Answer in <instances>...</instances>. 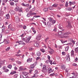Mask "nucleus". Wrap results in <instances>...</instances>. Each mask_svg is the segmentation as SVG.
Wrapping results in <instances>:
<instances>
[{
  "label": "nucleus",
  "instance_id": "1",
  "mask_svg": "<svg viewBox=\"0 0 78 78\" xmlns=\"http://www.w3.org/2000/svg\"><path fill=\"white\" fill-rule=\"evenodd\" d=\"M66 59L67 61L68 62L70 61V55H69V54H68L66 55Z\"/></svg>",
  "mask_w": 78,
  "mask_h": 78
},
{
  "label": "nucleus",
  "instance_id": "2",
  "mask_svg": "<svg viewBox=\"0 0 78 78\" xmlns=\"http://www.w3.org/2000/svg\"><path fill=\"white\" fill-rule=\"evenodd\" d=\"M41 37H42L41 35H38L36 38V40H37V41H40V40L41 39Z\"/></svg>",
  "mask_w": 78,
  "mask_h": 78
},
{
  "label": "nucleus",
  "instance_id": "3",
  "mask_svg": "<svg viewBox=\"0 0 78 78\" xmlns=\"http://www.w3.org/2000/svg\"><path fill=\"white\" fill-rule=\"evenodd\" d=\"M3 42H5V44H8L9 43V41L6 39H4L3 42H2V43H3Z\"/></svg>",
  "mask_w": 78,
  "mask_h": 78
},
{
  "label": "nucleus",
  "instance_id": "4",
  "mask_svg": "<svg viewBox=\"0 0 78 78\" xmlns=\"http://www.w3.org/2000/svg\"><path fill=\"white\" fill-rule=\"evenodd\" d=\"M15 20L16 21V22L17 23L19 22L20 21V19H19V17L17 16H16L15 18Z\"/></svg>",
  "mask_w": 78,
  "mask_h": 78
},
{
  "label": "nucleus",
  "instance_id": "5",
  "mask_svg": "<svg viewBox=\"0 0 78 78\" xmlns=\"http://www.w3.org/2000/svg\"><path fill=\"white\" fill-rule=\"evenodd\" d=\"M35 74H34V76L32 77V78H34L35 77H37L36 75L38 73V71L37 70H35L34 72Z\"/></svg>",
  "mask_w": 78,
  "mask_h": 78
},
{
  "label": "nucleus",
  "instance_id": "6",
  "mask_svg": "<svg viewBox=\"0 0 78 78\" xmlns=\"http://www.w3.org/2000/svg\"><path fill=\"white\" fill-rule=\"evenodd\" d=\"M30 39H31V37H29L28 38H26L25 41V42L27 43H29V42H30Z\"/></svg>",
  "mask_w": 78,
  "mask_h": 78
},
{
  "label": "nucleus",
  "instance_id": "7",
  "mask_svg": "<svg viewBox=\"0 0 78 78\" xmlns=\"http://www.w3.org/2000/svg\"><path fill=\"white\" fill-rule=\"evenodd\" d=\"M17 43H19L20 45H25V43L21 41H17Z\"/></svg>",
  "mask_w": 78,
  "mask_h": 78
},
{
  "label": "nucleus",
  "instance_id": "8",
  "mask_svg": "<svg viewBox=\"0 0 78 78\" xmlns=\"http://www.w3.org/2000/svg\"><path fill=\"white\" fill-rule=\"evenodd\" d=\"M19 71H21L23 70H26V68H23V67L22 66H20L19 67Z\"/></svg>",
  "mask_w": 78,
  "mask_h": 78
},
{
  "label": "nucleus",
  "instance_id": "9",
  "mask_svg": "<svg viewBox=\"0 0 78 78\" xmlns=\"http://www.w3.org/2000/svg\"><path fill=\"white\" fill-rule=\"evenodd\" d=\"M53 72V70H52V69L51 68H49L48 71V73H50L51 72Z\"/></svg>",
  "mask_w": 78,
  "mask_h": 78
},
{
  "label": "nucleus",
  "instance_id": "10",
  "mask_svg": "<svg viewBox=\"0 0 78 78\" xmlns=\"http://www.w3.org/2000/svg\"><path fill=\"white\" fill-rule=\"evenodd\" d=\"M61 68L62 70H65L66 69V66L65 65H62L61 66Z\"/></svg>",
  "mask_w": 78,
  "mask_h": 78
},
{
  "label": "nucleus",
  "instance_id": "11",
  "mask_svg": "<svg viewBox=\"0 0 78 78\" xmlns=\"http://www.w3.org/2000/svg\"><path fill=\"white\" fill-rule=\"evenodd\" d=\"M72 74H73V75H74V76H73V77H70L69 78H74V77H75V76H78V74L76 73H72Z\"/></svg>",
  "mask_w": 78,
  "mask_h": 78
},
{
  "label": "nucleus",
  "instance_id": "12",
  "mask_svg": "<svg viewBox=\"0 0 78 78\" xmlns=\"http://www.w3.org/2000/svg\"><path fill=\"white\" fill-rule=\"evenodd\" d=\"M9 12L12 15H14V14H15V11L12 10H10Z\"/></svg>",
  "mask_w": 78,
  "mask_h": 78
},
{
  "label": "nucleus",
  "instance_id": "13",
  "mask_svg": "<svg viewBox=\"0 0 78 78\" xmlns=\"http://www.w3.org/2000/svg\"><path fill=\"white\" fill-rule=\"evenodd\" d=\"M28 13L30 16H32V15H36V13H32L31 11H30Z\"/></svg>",
  "mask_w": 78,
  "mask_h": 78
},
{
  "label": "nucleus",
  "instance_id": "14",
  "mask_svg": "<svg viewBox=\"0 0 78 78\" xmlns=\"http://www.w3.org/2000/svg\"><path fill=\"white\" fill-rule=\"evenodd\" d=\"M32 60H33V58H29L27 60V62H32Z\"/></svg>",
  "mask_w": 78,
  "mask_h": 78
},
{
  "label": "nucleus",
  "instance_id": "15",
  "mask_svg": "<svg viewBox=\"0 0 78 78\" xmlns=\"http://www.w3.org/2000/svg\"><path fill=\"white\" fill-rule=\"evenodd\" d=\"M5 18L7 19H9V14H6L5 15Z\"/></svg>",
  "mask_w": 78,
  "mask_h": 78
},
{
  "label": "nucleus",
  "instance_id": "16",
  "mask_svg": "<svg viewBox=\"0 0 78 78\" xmlns=\"http://www.w3.org/2000/svg\"><path fill=\"white\" fill-rule=\"evenodd\" d=\"M71 56H74V51L72 50L71 52Z\"/></svg>",
  "mask_w": 78,
  "mask_h": 78
},
{
  "label": "nucleus",
  "instance_id": "17",
  "mask_svg": "<svg viewBox=\"0 0 78 78\" xmlns=\"http://www.w3.org/2000/svg\"><path fill=\"white\" fill-rule=\"evenodd\" d=\"M50 51H49V53L50 54H51V55H52V54H53L54 51H53V50L51 49H50Z\"/></svg>",
  "mask_w": 78,
  "mask_h": 78
},
{
  "label": "nucleus",
  "instance_id": "18",
  "mask_svg": "<svg viewBox=\"0 0 78 78\" xmlns=\"http://www.w3.org/2000/svg\"><path fill=\"white\" fill-rule=\"evenodd\" d=\"M42 71L43 73H46L47 72V69H42Z\"/></svg>",
  "mask_w": 78,
  "mask_h": 78
},
{
  "label": "nucleus",
  "instance_id": "19",
  "mask_svg": "<svg viewBox=\"0 0 78 78\" xmlns=\"http://www.w3.org/2000/svg\"><path fill=\"white\" fill-rule=\"evenodd\" d=\"M60 37L61 38H67V37H69V36L67 35L61 36Z\"/></svg>",
  "mask_w": 78,
  "mask_h": 78
},
{
  "label": "nucleus",
  "instance_id": "20",
  "mask_svg": "<svg viewBox=\"0 0 78 78\" xmlns=\"http://www.w3.org/2000/svg\"><path fill=\"white\" fill-rule=\"evenodd\" d=\"M31 30H32L33 32L34 33V34H36V31L34 30V28L33 27L31 28Z\"/></svg>",
  "mask_w": 78,
  "mask_h": 78
},
{
  "label": "nucleus",
  "instance_id": "21",
  "mask_svg": "<svg viewBox=\"0 0 78 78\" xmlns=\"http://www.w3.org/2000/svg\"><path fill=\"white\" fill-rule=\"evenodd\" d=\"M69 4L70 5V6H71L72 5H75V2H69Z\"/></svg>",
  "mask_w": 78,
  "mask_h": 78
},
{
  "label": "nucleus",
  "instance_id": "22",
  "mask_svg": "<svg viewBox=\"0 0 78 78\" xmlns=\"http://www.w3.org/2000/svg\"><path fill=\"white\" fill-rule=\"evenodd\" d=\"M52 30L54 31H56L57 30V28H56V27H53V28H52Z\"/></svg>",
  "mask_w": 78,
  "mask_h": 78
},
{
  "label": "nucleus",
  "instance_id": "23",
  "mask_svg": "<svg viewBox=\"0 0 78 78\" xmlns=\"http://www.w3.org/2000/svg\"><path fill=\"white\" fill-rule=\"evenodd\" d=\"M41 52L40 51H38L37 52V56H41Z\"/></svg>",
  "mask_w": 78,
  "mask_h": 78
},
{
  "label": "nucleus",
  "instance_id": "24",
  "mask_svg": "<svg viewBox=\"0 0 78 78\" xmlns=\"http://www.w3.org/2000/svg\"><path fill=\"white\" fill-rule=\"evenodd\" d=\"M44 12H48V8H44L43 9Z\"/></svg>",
  "mask_w": 78,
  "mask_h": 78
},
{
  "label": "nucleus",
  "instance_id": "25",
  "mask_svg": "<svg viewBox=\"0 0 78 78\" xmlns=\"http://www.w3.org/2000/svg\"><path fill=\"white\" fill-rule=\"evenodd\" d=\"M47 25H48V27H49V28H50V27H51V24L49 23V22H47Z\"/></svg>",
  "mask_w": 78,
  "mask_h": 78
},
{
  "label": "nucleus",
  "instance_id": "26",
  "mask_svg": "<svg viewBox=\"0 0 78 78\" xmlns=\"http://www.w3.org/2000/svg\"><path fill=\"white\" fill-rule=\"evenodd\" d=\"M39 45L38 43H35L34 44V46L36 47H38L39 46Z\"/></svg>",
  "mask_w": 78,
  "mask_h": 78
},
{
  "label": "nucleus",
  "instance_id": "27",
  "mask_svg": "<svg viewBox=\"0 0 78 78\" xmlns=\"http://www.w3.org/2000/svg\"><path fill=\"white\" fill-rule=\"evenodd\" d=\"M19 9V7L17 6L15 9V10L16 11H18Z\"/></svg>",
  "mask_w": 78,
  "mask_h": 78
},
{
  "label": "nucleus",
  "instance_id": "28",
  "mask_svg": "<svg viewBox=\"0 0 78 78\" xmlns=\"http://www.w3.org/2000/svg\"><path fill=\"white\" fill-rule=\"evenodd\" d=\"M48 19L50 22H51L53 20V19L51 17L48 18Z\"/></svg>",
  "mask_w": 78,
  "mask_h": 78
},
{
  "label": "nucleus",
  "instance_id": "29",
  "mask_svg": "<svg viewBox=\"0 0 78 78\" xmlns=\"http://www.w3.org/2000/svg\"><path fill=\"white\" fill-rule=\"evenodd\" d=\"M28 73H27L26 72H24L23 73V75H24L25 76H27V75H28Z\"/></svg>",
  "mask_w": 78,
  "mask_h": 78
},
{
  "label": "nucleus",
  "instance_id": "30",
  "mask_svg": "<svg viewBox=\"0 0 78 78\" xmlns=\"http://www.w3.org/2000/svg\"><path fill=\"white\" fill-rule=\"evenodd\" d=\"M8 27H9V29L11 30V29L12 27V25H11V24L9 25Z\"/></svg>",
  "mask_w": 78,
  "mask_h": 78
},
{
  "label": "nucleus",
  "instance_id": "31",
  "mask_svg": "<svg viewBox=\"0 0 78 78\" xmlns=\"http://www.w3.org/2000/svg\"><path fill=\"white\" fill-rule=\"evenodd\" d=\"M69 46H67L65 48V51H67L68 50H69Z\"/></svg>",
  "mask_w": 78,
  "mask_h": 78
},
{
  "label": "nucleus",
  "instance_id": "32",
  "mask_svg": "<svg viewBox=\"0 0 78 78\" xmlns=\"http://www.w3.org/2000/svg\"><path fill=\"white\" fill-rule=\"evenodd\" d=\"M34 64H33L32 65H31L30 68L31 69H33V68H34Z\"/></svg>",
  "mask_w": 78,
  "mask_h": 78
},
{
  "label": "nucleus",
  "instance_id": "33",
  "mask_svg": "<svg viewBox=\"0 0 78 78\" xmlns=\"http://www.w3.org/2000/svg\"><path fill=\"white\" fill-rule=\"evenodd\" d=\"M5 63V61H0V64H4Z\"/></svg>",
  "mask_w": 78,
  "mask_h": 78
},
{
  "label": "nucleus",
  "instance_id": "34",
  "mask_svg": "<svg viewBox=\"0 0 78 78\" xmlns=\"http://www.w3.org/2000/svg\"><path fill=\"white\" fill-rule=\"evenodd\" d=\"M10 4L11 6L14 5V3L13 2H10Z\"/></svg>",
  "mask_w": 78,
  "mask_h": 78
},
{
  "label": "nucleus",
  "instance_id": "35",
  "mask_svg": "<svg viewBox=\"0 0 78 78\" xmlns=\"http://www.w3.org/2000/svg\"><path fill=\"white\" fill-rule=\"evenodd\" d=\"M58 4H54L52 5V7H54V8H56L58 6Z\"/></svg>",
  "mask_w": 78,
  "mask_h": 78
},
{
  "label": "nucleus",
  "instance_id": "36",
  "mask_svg": "<svg viewBox=\"0 0 78 78\" xmlns=\"http://www.w3.org/2000/svg\"><path fill=\"white\" fill-rule=\"evenodd\" d=\"M7 67L9 68V69H11V68H12V65H9L7 66Z\"/></svg>",
  "mask_w": 78,
  "mask_h": 78
},
{
  "label": "nucleus",
  "instance_id": "37",
  "mask_svg": "<svg viewBox=\"0 0 78 78\" xmlns=\"http://www.w3.org/2000/svg\"><path fill=\"white\" fill-rule=\"evenodd\" d=\"M75 50L76 51V53H78V47L76 48L75 49Z\"/></svg>",
  "mask_w": 78,
  "mask_h": 78
},
{
  "label": "nucleus",
  "instance_id": "38",
  "mask_svg": "<svg viewBox=\"0 0 78 78\" xmlns=\"http://www.w3.org/2000/svg\"><path fill=\"white\" fill-rule=\"evenodd\" d=\"M47 69L46 66L45 65H44L43 66L42 69Z\"/></svg>",
  "mask_w": 78,
  "mask_h": 78
},
{
  "label": "nucleus",
  "instance_id": "39",
  "mask_svg": "<svg viewBox=\"0 0 78 78\" xmlns=\"http://www.w3.org/2000/svg\"><path fill=\"white\" fill-rule=\"evenodd\" d=\"M69 4V3L68 2H66V3H65V6L66 7H68V4Z\"/></svg>",
  "mask_w": 78,
  "mask_h": 78
},
{
  "label": "nucleus",
  "instance_id": "40",
  "mask_svg": "<svg viewBox=\"0 0 78 78\" xmlns=\"http://www.w3.org/2000/svg\"><path fill=\"white\" fill-rule=\"evenodd\" d=\"M53 6H51L49 8V9H50V10H53Z\"/></svg>",
  "mask_w": 78,
  "mask_h": 78
},
{
  "label": "nucleus",
  "instance_id": "41",
  "mask_svg": "<svg viewBox=\"0 0 78 78\" xmlns=\"http://www.w3.org/2000/svg\"><path fill=\"white\" fill-rule=\"evenodd\" d=\"M6 69V66H4L2 68V69L3 70H5Z\"/></svg>",
  "mask_w": 78,
  "mask_h": 78
},
{
  "label": "nucleus",
  "instance_id": "42",
  "mask_svg": "<svg viewBox=\"0 0 78 78\" xmlns=\"http://www.w3.org/2000/svg\"><path fill=\"white\" fill-rule=\"evenodd\" d=\"M51 22L52 24H54V23H55L56 22V21L54 20H53Z\"/></svg>",
  "mask_w": 78,
  "mask_h": 78
},
{
  "label": "nucleus",
  "instance_id": "43",
  "mask_svg": "<svg viewBox=\"0 0 78 78\" xmlns=\"http://www.w3.org/2000/svg\"><path fill=\"white\" fill-rule=\"evenodd\" d=\"M9 69H5V72H6V73H7L8 72H9Z\"/></svg>",
  "mask_w": 78,
  "mask_h": 78
},
{
  "label": "nucleus",
  "instance_id": "44",
  "mask_svg": "<svg viewBox=\"0 0 78 78\" xmlns=\"http://www.w3.org/2000/svg\"><path fill=\"white\" fill-rule=\"evenodd\" d=\"M9 49H10V47H9L5 49V51H9Z\"/></svg>",
  "mask_w": 78,
  "mask_h": 78
},
{
  "label": "nucleus",
  "instance_id": "45",
  "mask_svg": "<svg viewBox=\"0 0 78 78\" xmlns=\"http://www.w3.org/2000/svg\"><path fill=\"white\" fill-rule=\"evenodd\" d=\"M40 50L43 53H44V52H45V50L43 49H40Z\"/></svg>",
  "mask_w": 78,
  "mask_h": 78
},
{
  "label": "nucleus",
  "instance_id": "46",
  "mask_svg": "<svg viewBox=\"0 0 78 78\" xmlns=\"http://www.w3.org/2000/svg\"><path fill=\"white\" fill-rule=\"evenodd\" d=\"M16 63L17 64H22V62L20 61H17L16 62Z\"/></svg>",
  "mask_w": 78,
  "mask_h": 78
},
{
  "label": "nucleus",
  "instance_id": "47",
  "mask_svg": "<svg viewBox=\"0 0 78 78\" xmlns=\"http://www.w3.org/2000/svg\"><path fill=\"white\" fill-rule=\"evenodd\" d=\"M48 61L50 62V64L51 65L52 64V61L50 59L48 60Z\"/></svg>",
  "mask_w": 78,
  "mask_h": 78
},
{
  "label": "nucleus",
  "instance_id": "48",
  "mask_svg": "<svg viewBox=\"0 0 78 78\" xmlns=\"http://www.w3.org/2000/svg\"><path fill=\"white\" fill-rule=\"evenodd\" d=\"M30 16L31 15L29 13H27V17H30Z\"/></svg>",
  "mask_w": 78,
  "mask_h": 78
},
{
  "label": "nucleus",
  "instance_id": "49",
  "mask_svg": "<svg viewBox=\"0 0 78 78\" xmlns=\"http://www.w3.org/2000/svg\"><path fill=\"white\" fill-rule=\"evenodd\" d=\"M69 41V42H72V41H73V39H72V38H69V40H68Z\"/></svg>",
  "mask_w": 78,
  "mask_h": 78
},
{
  "label": "nucleus",
  "instance_id": "50",
  "mask_svg": "<svg viewBox=\"0 0 78 78\" xmlns=\"http://www.w3.org/2000/svg\"><path fill=\"white\" fill-rule=\"evenodd\" d=\"M2 35L0 34V41H2Z\"/></svg>",
  "mask_w": 78,
  "mask_h": 78
},
{
  "label": "nucleus",
  "instance_id": "51",
  "mask_svg": "<svg viewBox=\"0 0 78 78\" xmlns=\"http://www.w3.org/2000/svg\"><path fill=\"white\" fill-rule=\"evenodd\" d=\"M20 78H25V77L22 75H21L20 76Z\"/></svg>",
  "mask_w": 78,
  "mask_h": 78
},
{
  "label": "nucleus",
  "instance_id": "52",
  "mask_svg": "<svg viewBox=\"0 0 78 78\" xmlns=\"http://www.w3.org/2000/svg\"><path fill=\"white\" fill-rule=\"evenodd\" d=\"M69 45H70L71 46V47H73V44H72V43H69Z\"/></svg>",
  "mask_w": 78,
  "mask_h": 78
},
{
  "label": "nucleus",
  "instance_id": "53",
  "mask_svg": "<svg viewBox=\"0 0 78 78\" xmlns=\"http://www.w3.org/2000/svg\"><path fill=\"white\" fill-rule=\"evenodd\" d=\"M8 1V0H3V2L4 3H6Z\"/></svg>",
  "mask_w": 78,
  "mask_h": 78
},
{
  "label": "nucleus",
  "instance_id": "54",
  "mask_svg": "<svg viewBox=\"0 0 78 78\" xmlns=\"http://www.w3.org/2000/svg\"><path fill=\"white\" fill-rule=\"evenodd\" d=\"M10 30H11V31H15V29L14 28L12 27L10 29Z\"/></svg>",
  "mask_w": 78,
  "mask_h": 78
},
{
  "label": "nucleus",
  "instance_id": "55",
  "mask_svg": "<svg viewBox=\"0 0 78 78\" xmlns=\"http://www.w3.org/2000/svg\"><path fill=\"white\" fill-rule=\"evenodd\" d=\"M6 30V29L5 28H3L2 29V32H5V31Z\"/></svg>",
  "mask_w": 78,
  "mask_h": 78
},
{
  "label": "nucleus",
  "instance_id": "56",
  "mask_svg": "<svg viewBox=\"0 0 78 78\" xmlns=\"http://www.w3.org/2000/svg\"><path fill=\"white\" fill-rule=\"evenodd\" d=\"M41 58L40 57H37L36 58V60L38 61V59H39Z\"/></svg>",
  "mask_w": 78,
  "mask_h": 78
},
{
  "label": "nucleus",
  "instance_id": "57",
  "mask_svg": "<svg viewBox=\"0 0 78 78\" xmlns=\"http://www.w3.org/2000/svg\"><path fill=\"white\" fill-rule=\"evenodd\" d=\"M23 28V29H24V30H25V29H26V28H27V26H24Z\"/></svg>",
  "mask_w": 78,
  "mask_h": 78
},
{
  "label": "nucleus",
  "instance_id": "58",
  "mask_svg": "<svg viewBox=\"0 0 78 78\" xmlns=\"http://www.w3.org/2000/svg\"><path fill=\"white\" fill-rule=\"evenodd\" d=\"M62 55H66V52H62Z\"/></svg>",
  "mask_w": 78,
  "mask_h": 78
},
{
  "label": "nucleus",
  "instance_id": "59",
  "mask_svg": "<svg viewBox=\"0 0 78 78\" xmlns=\"http://www.w3.org/2000/svg\"><path fill=\"white\" fill-rule=\"evenodd\" d=\"M14 76L15 78H17V76H18V75L15 74L14 75Z\"/></svg>",
  "mask_w": 78,
  "mask_h": 78
},
{
  "label": "nucleus",
  "instance_id": "60",
  "mask_svg": "<svg viewBox=\"0 0 78 78\" xmlns=\"http://www.w3.org/2000/svg\"><path fill=\"white\" fill-rule=\"evenodd\" d=\"M64 34L68 35V34H69V33L67 32H66Z\"/></svg>",
  "mask_w": 78,
  "mask_h": 78
},
{
  "label": "nucleus",
  "instance_id": "61",
  "mask_svg": "<svg viewBox=\"0 0 78 78\" xmlns=\"http://www.w3.org/2000/svg\"><path fill=\"white\" fill-rule=\"evenodd\" d=\"M49 38L48 37H47L45 39V42H47V41L48 40V39Z\"/></svg>",
  "mask_w": 78,
  "mask_h": 78
},
{
  "label": "nucleus",
  "instance_id": "62",
  "mask_svg": "<svg viewBox=\"0 0 78 78\" xmlns=\"http://www.w3.org/2000/svg\"><path fill=\"white\" fill-rule=\"evenodd\" d=\"M62 32H58V34L59 35H61V34H62Z\"/></svg>",
  "mask_w": 78,
  "mask_h": 78
},
{
  "label": "nucleus",
  "instance_id": "63",
  "mask_svg": "<svg viewBox=\"0 0 78 78\" xmlns=\"http://www.w3.org/2000/svg\"><path fill=\"white\" fill-rule=\"evenodd\" d=\"M43 23L44 25H46V22H45L44 21H43Z\"/></svg>",
  "mask_w": 78,
  "mask_h": 78
},
{
  "label": "nucleus",
  "instance_id": "64",
  "mask_svg": "<svg viewBox=\"0 0 78 78\" xmlns=\"http://www.w3.org/2000/svg\"><path fill=\"white\" fill-rule=\"evenodd\" d=\"M60 78H63V76H62V75L60 74L59 76Z\"/></svg>",
  "mask_w": 78,
  "mask_h": 78
}]
</instances>
